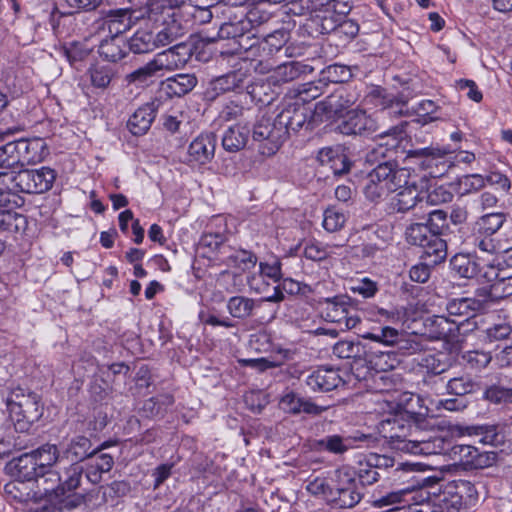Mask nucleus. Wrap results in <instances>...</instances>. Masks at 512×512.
Wrapping results in <instances>:
<instances>
[{"label":"nucleus","instance_id":"13","mask_svg":"<svg viewBox=\"0 0 512 512\" xmlns=\"http://www.w3.org/2000/svg\"><path fill=\"white\" fill-rule=\"evenodd\" d=\"M116 444V442L105 441L100 445L93 447L89 438L79 435L71 439L65 454L73 463L79 464L84 460H89L104 449Z\"/></svg>","mask_w":512,"mask_h":512},{"label":"nucleus","instance_id":"9","mask_svg":"<svg viewBox=\"0 0 512 512\" xmlns=\"http://www.w3.org/2000/svg\"><path fill=\"white\" fill-rule=\"evenodd\" d=\"M390 165L391 160H387L384 163L377 164L375 168L368 173L363 191L369 200L376 201L390 192V187H392L389 182L391 172Z\"/></svg>","mask_w":512,"mask_h":512},{"label":"nucleus","instance_id":"45","mask_svg":"<svg viewBox=\"0 0 512 512\" xmlns=\"http://www.w3.org/2000/svg\"><path fill=\"white\" fill-rule=\"evenodd\" d=\"M446 389L449 394L464 396L476 392L479 384L468 375L453 377L446 382Z\"/></svg>","mask_w":512,"mask_h":512},{"label":"nucleus","instance_id":"25","mask_svg":"<svg viewBox=\"0 0 512 512\" xmlns=\"http://www.w3.org/2000/svg\"><path fill=\"white\" fill-rule=\"evenodd\" d=\"M420 365L426 369V375L423 379V384L430 386L436 384L435 377L446 372L451 363L449 358L444 353L429 354L421 359Z\"/></svg>","mask_w":512,"mask_h":512},{"label":"nucleus","instance_id":"23","mask_svg":"<svg viewBox=\"0 0 512 512\" xmlns=\"http://www.w3.org/2000/svg\"><path fill=\"white\" fill-rule=\"evenodd\" d=\"M22 167L36 164L48 155V148L43 138L19 139Z\"/></svg>","mask_w":512,"mask_h":512},{"label":"nucleus","instance_id":"26","mask_svg":"<svg viewBox=\"0 0 512 512\" xmlns=\"http://www.w3.org/2000/svg\"><path fill=\"white\" fill-rule=\"evenodd\" d=\"M400 130L397 127L390 129L389 131L380 132L379 136L381 139L391 137L385 144L379 143L375 147L371 148L365 157L367 163L371 165H377L384 163V159L388 157V153L392 152L391 148H396L398 145V135Z\"/></svg>","mask_w":512,"mask_h":512},{"label":"nucleus","instance_id":"57","mask_svg":"<svg viewBox=\"0 0 512 512\" xmlns=\"http://www.w3.org/2000/svg\"><path fill=\"white\" fill-rule=\"evenodd\" d=\"M159 71V68L155 65L154 59H152L146 65L128 74L126 80L128 83L144 84Z\"/></svg>","mask_w":512,"mask_h":512},{"label":"nucleus","instance_id":"58","mask_svg":"<svg viewBox=\"0 0 512 512\" xmlns=\"http://www.w3.org/2000/svg\"><path fill=\"white\" fill-rule=\"evenodd\" d=\"M228 263L242 271L253 268L257 263V257L252 252L238 250L228 256Z\"/></svg>","mask_w":512,"mask_h":512},{"label":"nucleus","instance_id":"60","mask_svg":"<svg viewBox=\"0 0 512 512\" xmlns=\"http://www.w3.org/2000/svg\"><path fill=\"white\" fill-rule=\"evenodd\" d=\"M484 399L494 404H501L512 399V388L491 385L484 392Z\"/></svg>","mask_w":512,"mask_h":512},{"label":"nucleus","instance_id":"44","mask_svg":"<svg viewBox=\"0 0 512 512\" xmlns=\"http://www.w3.org/2000/svg\"><path fill=\"white\" fill-rule=\"evenodd\" d=\"M478 455V448L471 445H454L450 449L452 460L461 465L464 470H473Z\"/></svg>","mask_w":512,"mask_h":512},{"label":"nucleus","instance_id":"33","mask_svg":"<svg viewBox=\"0 0 512 512\" xmlns=\"http://www.w3.org/2000/svg\"><path fill=\"white\" fill-rule=\"evenodd\" d=\"M83 471V466L72 463L65 470L63 477L57 478L56 496H64L66 493L76 490L80 486Z\"/></svg>","mask_w":512,"mask_h":512},{"label":"nucleus","instance_id":"2","mask_svg":"<svg viewBox=\"0 0 512 512\" xmlns=\"http://www.w3.org/2000/svg\"><path fill=\"white\" fill-rule=\"evenodd\" d=\"M252 139L259 143L261 154L274 155L286 141V131L282 130L278 117L262 115L252 130Z\"/></svg>","mask_w":512,"mask_h":512},{"label":"nucleus","instance_id":"40","mask_svg":"<svg viewBox=\"0 0 512 512\" xmlns=\"http://www.w3.org/2000/svg\"><path fill=\"white\" fill-rule=\"evenodd\" d=\"M256 306L253 299L244 296H233L227 303L228 312L237 319L250 318Z\"/></svg>","mask_w":512,"mask_h":512},{"label":"nucleus","instance_id":"37","mask_svg":"<svg viewBox=\"0 0 512 512\" xmlns=\"http://www.w3.org/2000/svg\"><path fill=\"white\" fill-rule=\"evenodd\" d=\"M13 209L14 208L0 207V231L19 233L26 229V217L13 212Z\"/></svg>","mask_w":512,"mask_h":512},{"label":"nucleus","instance_id":"32","mask_svg":"<svg viewBox=\"0 0 512 512\" xmlns=\"http://www.w3.org/2000/svg\"><path fill=\"white\" fill-rule=\"evenodd\" d=\"M310 19V28L314 29L316 32L320 34H329L331 32H336L340 19L330 10V8L320 9L316 12H313Z\"/></svg>","mask_w":512,"mask_h":512},{"label":"nucleus","instance_id":"10","mask_svg":"<svg viewBox=\"0 0 512 512\" xmlns=\"http://www.w3.org/2000/svg\"><path fill=\"white\" fill-rule=\"evenodd\" d=\"M464 323H457L444 315H434L424 321L426 334L433 340L453 341L461 333Z\"/></svg>","mask_w":512,"mask_h":512},{"label":"nucleus","instance_id":"4","mask_svg":"<svg viewBox=\"0 0 512 512\" xmlns=\"http://www.w3.org/2000/svg\"><path fill=\"white\" fill-rule=\"evenodd\" d=\"M357 99L356 93L347 87L336 89L324 100L316 103L314 108L316 120L322 123L342 116L348 108L356 103Z\"/></svg>","mask_w":512,"mask_h":512},{"label":"nucleus","instance_id":"53","mask_svg":"<svg viewBox=\"0 0 512 512\" xmlns=\"http://www.w3.org/2000/svg\"><path fill=\"white\" fill-rule=\"evenodd\" d=\"M349 298L345 296H335L327 298L325 301L328 303L327 317L332 322H341L343 317L349 314Z\"/></svg>","mask_w":512,"mask_h":512},{"label":"nucleus","instance_id":"56","mask_svg":"<svg viewBox=\"0 0 512 512\" xmlns=\"http://www.w3.org/2000/svg\"><path fill=\"white\" fill-rule=\"evenodd\" d=\"M500 261L495 264L492 263H479L477 264V274L474 276V278L477 279L480 283H496L499 281V275H500Z\"/></svg>","mask_w":512,"mask_h":512},{"label":"nucleus","instance_id":"49","mask_svg":"<svg viewBox=\"0 0 512 512\" xmlns=\"http://www.w3.org/2000/svg\"><path fill=\"white\" fill-rule=\"evenodd\" d=\"M434 234L426 223H412L405 230L406 241L419 247H422Z\"/></svg>","mask_w":512,"mask_h":512},{"label":"nucleus","instance_id":"61","mask_svg":"<svg viewBox=\"0 0 512 512\" xmlns=\"http://www.w3.org/2000/svg\"><path fill=\"white\" fill-rule=\"evenodd\" d=\"M463 360L471 369L480 370L485 368L492 360L490 353L484 351H468L463 354Z\"/></svg>","mask_w":512,"mask_h":512},{"label":"nucleus","instance_id":"35","mask_svg":"<svg viewBox=\"0 0 512 512\" xmlns=\"http://www.w3.org/2000/svg\"><path fill=\"white\" fill-rule=\"evenodd\" d=\"M251 28V19H241L238 22H225L218 30L217 37H206L203 41L208 43L216 41L217 38L229 39V38H243L245 33Z\"/></svg>","mask_w":512,"mask_h":512},{"label":"nucleus","instance_id":"3","mask_svg":"<svg viewBox=\"0 0 512 512\" xmlns=\"http://www.w3.org/2000/svg\"><path fill=\"white\" fill-rule=\"evenodd\" d=\"M417 415L411 413L408 418L397 415L384 419L378 425L379 434L392 449L404 452L407 449V440H409L414 425V417Z\"/></svg>","mask_w":512,"mask_h":512},{"label":"nucleus","instance_id":"30","mask_svg":"<svg viewBox=\"0 0 512 512\" xmlns=\"http://www.w3.org/2000/svg\"><path fill=\"white\" fill-rule=\"evenodd\" d=\"M421 248L420 258L427 262L428 265L436 266L447 257V243L439 235H432Z\"/></svg>","mask_w":512,"mask_h":512},{"label":"nucleus","instance_id":"29","mask_svg":"<svg viewBox=\"0 0 512 512\" xmlns=\"http://www.w3.org/2000/svg\"><path fill=\"white\" fill-rule=\"evenodd\" d=\"M132 7L110 10L104 18V25L110 34L119 37L120 34L126 32L131 26Z\"/></svg>","mask_w":512,"mask_h":512},{"label":"nucleus","instance_id":"28","mask_svg":"<svg viewBox=\"0 0 512 512\" xmlns=\"http://www.w3.org/2000/svg\"><path fill=\"white\" fill-rule=\"evenodd\" d=\"M247 74L241 70L230 71L211 82L212 90L219 93H226L230 91H241L246 89Z\"/></svg>","mask_w":512,"mask_h":512},{"label":"nucleus","instance_id":"21","mask_svg":"<svg viewBox=\"0 0 512 512\" xmlns=\"http://www.w3.org/2000/svg\"><path fill=\"white\" fill-rule=\"evenodd\" d=\"M314 67L300 61H288L276 66L272 70L271 79L276 83H287L303 75L311 74Z\"/></svg>","mask_w":512,"mask_h":512},{"label":"nucleus","instance_id":"31","mask_svg":"<svg viewBox=\"0 0 512 512\" xmlns=\"http://www.w3.org/2000/svg\"><path fill=\"white\" fill-rule=\"evenodd\" d=\"M197 84V78L194 74H177L167 78L163 83V89L169 96L181 97L190 91Z\"/></svg>","mask_w":512,"mask_h":512},{"label":"nucleus","instance_id":"41","mask_svg":"<svg viewBox=\"0 0 512 512\" xmlns=\"http://www.w3.org/2000/svg\"><path fill=\"white\" fill-rule=\"evenodd\" d=\"M36 463L38 464L39 472L52 470L51 467L57 462L59 458V450L56 445L46 443L35 450L31 451Z\"/></svg>","mask_w":512,"mask_h":512},{"label":"nucleus","instance_id":"47","mask_svg":"<svg viewBox=\"0 0 512 512\" xmlns=\"http://www.w3.org/2000/svg\"><path fill=\"white\" fill-rule=\"evenodd\" d=\"M401 332L390 326H382L362 335L364 339L376 341L386 346H396L401 339Z\"/></svg>","mask_w":512,"mask_h":512},{"label":"nucleus","instance_id":"27","mask_svg":"<svg viewBox=\"0 0 512 512\" xmlns=\"http://www.w3.org/2000/svg\"><path fill=\"white\" fill-rule=\"evenodd\" d=\"M16 174L0 172V207L16 208L21 205L22 199L18 196Z\"/></svg>","mask_w":512,"mask_h":512},{"label":"nucleus","instance_id":"14","mask_svg":"<svg viewBox=\"0 0 512 512\" xmlns=\"http://www.w3.org/2000/svg\"><path fill=\"white\" fill-rule=\"evenodd\" d=\"M191 56V47L188 44L179 43L161 53H158L154 57V61L160 71H172L184 66Z\"/></svg>","mask_w":512,"mask_h":512},{"label":"nucleus","instance_id":"17","mask_svg":"<svg viewBox=\"0 0 512 512\" xmlns=\"http://www.w3.org/2000/svg\"><path fill=\"white\" fill-rule=\"evenodd\" d=\"M342 383L337 370L330 367H319L306 379L307 386L314 392H328Z\"/></svg>","mask_w":512,"mask_h":512},{"label":"nucleus","instance_id":"46","mask_svg":"<svg viewBox=\"0 0 512 512\" xmlns=\"http://www.w3.org/2000/svg\"><path fill=\"white\" fill-rule=\"evenodd\" d=\"M122 43L123 41L119 37L111 36L101 41L98 52L105 60L117 62L125 56V52L121 46Z\"/></svg>","mask_w":512,"mask_h":512},{"label":"nucleus","instance_id":"19","mask_svg":"<svg viewBox=\"0 0 512 512\" xmlns=\"http://www.w3.org/2000/svg\"><path fill=\"white\" fill-rule=\"evenodd\" d=\"M9 473L16 479L33 482L39 473L36 458L31 452H25L13 458L8 464Z\"/></svg>","mask_w":512,"mask_h":512},{"label":"nucleus","instance_id":"5","mask_svg":"<svg viewBox=\"0 0 512 512\" xmlns=\"http://www.w3.org/2000/svg\"><path fill=\"white\" fill-rule=\"evenodd\" d=\"M277 117L282 130L286 131V139L291 133H298L302 129L311 131L320 124V121L316 120L314 110L308 111L297 104H289L281 110Z\"/></svg>","mask_w":512,"mask_h":512},{"label":"nucleus","instance_id":"24","mask_svg":"<svg viewBox=\"0 0 512 512\" xmlns=\"http://www.w3.org/2000/svg\"><path fill=\"white\" fill-rule=\"evenodd\" d=\"M3 493L7 500L18 503H38L32 482L16 479L4 486Z\"/></svg>","mask_w":512,"mask_h":512},{"label":"nucleus","instance_id":"54","mask_svg":"<svg viewBox=\"0 0 512 512\" xmlns=\"http://www.w3.org/2000/svg\"><path fill=\"white\" fill-rule=\"evenodd\" d=\"M352 74L350 69L345 65L333 64L329 65L321 71V78L319 83H343L351 78Z\"/></svg>","mask_w":512,"mask_h":512},{"label":"nucleus","instance_id":"11","mask_svg":"<svg viewBox=\"0 0 512 512\" xmlns=\"http://www.w3.org/2000/svg\"><path fill=\"white\" fill-rule=\"evenodd\" d=\"M337 130L343 135H368L377 132L378 125L365 111L355 110L347 114Z\"/></svg>","mask_w":512,"mask_h":512},{"label":"nucleus","instance_id":"43","mask_svg":"<svg viewBox=\"0 0 512 512\" xmlns=\"http://www.w3.org/2000/svg\"><path fill=\"white\" fill-rule=\"evenodd\" d=\"M506 221V214L502 212L488 213L481 216L474 224V230L485 235H494Z\"/></svg>","mask_w":512,"mask_h":512},{"label":"nucleus","instance_id":"16","mask_svg":"<svg viewBox=\"0 0 512 512\" xmlns=\"http://www.w3.org/2000/svg\"><path fill=\"white\" fill-rule=\"evenodd\" d=\"M216 136L213 133H205L196 137L188 147L190 162L204 165L210 162L215 153Z\"/></svg>","mask_w":512,"mask_h":512},{"label":"nucleus","instance_id":"7","mask_svg":"<svg viewBox=\"0 0 512 512\" xmlns=\"http://www.w3.org/2000/svg\"><path fill=\"white\" fill-rule=\"evenodd\" d=\"M55 177V171L49 167L23 169L16 173V185L21 192L39 194L52 187Z\"/></svg>","mask_w":512,"mask_h":512},{"label":"nucleus","instance_id":"8","mask_svg":"<svg viewBox=\"0 0 512 512\" xmlns=\"http://www.w3.org/2000/svg\"><path fill=\"white\" fill-rule=\"evenodd\" d=\"M484 309V303L474 298H455L446 305V310L451 316L465 317L462 333L473 331L477 327L476 314Z\"/></svg>","mask_w":512,"mask_h":512},{"label":"nucleus","instance_id":"64","mask_svg":"<svg viewBox=\"0 0 512 512\" xmlns=\"http://www.w3.org/2000/svg\"><path fill=\"white\" fill-rule=\"evenodd\" d=\"M5 168L22 167V159L20 156L19 140L12 141L3 145Z\"/></svg>","mask_w":512,"mask_h":512},{"label":"nucleus","instance_id":"1","mask_svg":"<svg viewBox=\"0 0 512 512\" xmlns=\"http://www.w3.org/2000/svg\"><path fill=\"white\" fill-rule=\"evenodd\" d=\"M6 405L11 418L15 421V428L21 431L27 430L43 415L44 405L41 396L29 388H12L6 397Z\"/></svg>","mask_w":512,"mask_h":512},{"label":"nucleus","instance_id":"50","mask_svg":"<svg viewBox=\"0 0 512 512\" xmlns=\"http://www.w3.org/2000/svg\"><path fill=\"white\" fill-rule=\"evenodd\" d=\"M246 91L253 101L262 105L270 104L274 99V92L269 82L260 80L247 84Z\"/></svg>","mask_w":512,"mask_h":512},{"label":"nucleus","instance_id":"6","mask_svg":"<svg viewBox=\"0 0 512 512\" xmlns=\"http://www.w3.org/2000/svg\"><path fill=\"white\" fill-rule=\"evenodd\" d=\"M362 499V491L356 479L344 474L335 487L329 489L327 501L335 508L348 509L357 505Z\"/></svg>","mask_w":512,"mask_h":512},{"label":"nucleus","instance_id":"52","mask_svg":"<svg viewBox=\"0 0 512 512\" xmlns=\"http://www.w3.org/2000/svg\"><path fill=\"white\" fill-rule=\"evenodd\" d=\"M182 34V27L175 19L165 22L164 27L154 35L156 48L172 43Z\"/></svg>","mask_w":512,"mask_h":512},{"label":"nucleus","instance_id":"12","mask_svg":"<svg viewBox=\"0 0 512 512\" xmlns=\"http://www.w3.org/2000/svg\"><path fill=\"white\" fill-rule=\"evenodd\" d=\"M429 498V494L422 489H401L398 491H392L387 495L381 497L376 501L379 507L389 505H402L395 506L389 509L387 512H397L406 506L419 505Z\"/></svg>","mask_w":512,"mask_h":512},{"label":"nucleus","instance_id":"20","mask_svg":"<svg viewBox=\"0 0 512 512\" xmlns=\"http://www.w3.org/2000/svg\"><path fill=\"white\" fill-rule=\"evenodd\" d=\"M425 197L426 192L423 188L416 182H411L410 186L404 187L395 195L392 206L396 212L404 213L422 204Z\"/></svg>","mask_w":512,"mask_h":512},{"label":"nucleus","instance_id":"42","mask_svg":"<svg viewBox=\"0 0 512 512\" xmlns=\"http://www.w3.org/2000/svg\"><path fill=\"white\" fill-rule=\"evenodd\" d=\"M128 47L135 54L152 52L156 49L154 34L148 30H138L128 40Z\"/></svg>","mask_w":512,"mask_h":512},{"label":"nucleus","instance_id":"59","mask_svg":"<svg viewBox=\"0 0 512 512\" xmlns=\"http://www.w3.org/2000/svg\"><path fill=\"white\" fill-rule=\"evenodd\" d=\"M346 220L344 213L328 208L324 211L323 227L328 232H337L343 228Z\"/></svg>","mask_w":512,"mask_h":512},{"label":"nucleus","instance_id":"39","mask_svg":"<svg viewBox=\"0 0 512 512\" xmlns=\"http://www.w3.org/2000/svg\"><path fill=\"white\" fill-rule=\"evenodd\" d=\"M289 38L290 34L287 30L279 29L268 34L258 47L251 44L249 46V50L253 51L261 48L264 52H267L268 55H272L273 53L280 51L289 41Z\"/></svg>","mask_w":512,"mask_h":512},{"label":"nucleus","instance_id":"15","mask_svg":"<svg viewBox=\"0 0 512 512\" xmlns=\"http://www.w3.org/2000/svg\"><path fill=\"white\" fill-rule=\"evenodd\" d=\"M161 102L157 99L139 107L129 118L127 127L133 135H143L151 127Z\"/></svg>","mask_w":512,"mask_h":512},{"label":"nucleus","instance_id":"34","mask_svg":"<svg viewBox=\"0 0 512 512\" xmlns=\"http://www.w3.org/2000/svg\"><path fill=\"white\" fill-rule=\"evenodd\" d=\"M249 129L246 126H231L223 137L222 146L228 152H237L243 149L248 141Z\"/></svg>","mask_w":512,"mask_h":512},{"label":"nucleus","instance_id":"38","mask_svg":"<svg viewBox=\"0 0 512 512\" xmlns=\"http://www.w3.org/2000/svg\"><path fill=\"white\" fill-rule=\"evenodd\" d=\"M476 258L469 254L458 253L450 260L451 269L462 278L471 279L477 274Z\"/></svg>","mask_w":512,"mask_h":512},{"label":"nucleus","instance_id":"22","mask_svg":"<svg viewBox=\"0 0 512 512\" xmlns=\"http://www.w3.org/2000/svg\"><path fill=\"white\" fill-rule=\"evenodd\" d=\"M58 477H60V475L53 470L38 473L37 477L32 482L38 503L41 501L51 502L52 499L60 497L56 496Z\"/></svg>","mask_w":512,"mask_h":512},{"label":"nucleus","instance_id":"55","mask_svg":"<svg viewBox=\"0 0 512 512\" xmlns=\"http://www.w3.org/2000/svg\"><path fill=\"white\" fill-rule=\"evenodd\" d=\"M363 347L360 342L341 340L333 346V354L340 359L361 358Z\"/></svg>","mask_w":512,"mask_h":512},{"label":"nucleus","instance_id":"48","mask_svg":"<svg viewBox=\"0 0 512 512\" xmlns=\"http://www.w3.org/2000/svg\"><path fill=\"white\" fill-rule=\"evenodd\" d=\"M451 442L438 434L428 436L425 444L418 449L417 455L450 454Z\"/></svg>","mask_w":512,"mask_h":512},{"label":"nucleus","instance_id":"63","mask_svg":"<svg viewBox=\"0 0 512 512\" xmlns=\"http://www.w3.org/2000/svg\"><path fill=\"white\" fill-rule=\"evenodd\" d=\"M471 244L479 250L490 254H497L499 250V245L492 238V235H485L478 231H475L473 234Z\"/></svg>","mask_w":512,"mask_h":512},{"label":"nucleus","instance_id":"18","mask_svg":"<svg viewBox=\"0 0 512 512\" xmlns=\"http://www.w3.org/2000/svg\"><path fill=\"white\" fill-rule=\"evenodd\" d=\"M279 407L285 413L298 415L300 413H306L309 415H320L326 410L325 407L316 405L314 402L300 397L295 392H288L284 394L280 401Z\"/></svg>","mask_w":512,"mask_h":512},{"label":"nucleus","instance_id":"51","mask_svg":"<svg viewBox=\"0 0 512 512\" xmlns=\"http://www.w3.org/2000/svg\"><path fill=\"white\" fill-rule=\"evenodd\" d=\"M390 167L389 182L392 186L390 191L401 190L406 186H410L411 182H416L415 176L411 175L410 169L398 167L395 161H391Z\"/></svg>","mask_w":512,"mask_h":512},{"label":"nucleus","instance_id":"36","mask_svg":"<svg viewBox=\"0 0 512 512\" xmlns=\"http://www.w3.org/2000/svg\"><path fill=\"white\" fill-rule=\"evenodd\" d=\"M425 423L426 419L421 414L414 417V425L404 452L417 455L418 449L426 443L428 436H433L425 431Z\"/></svg>","mask_w":512,"mask_h":512},{"label":"nucleus","instance_id":"62","mask_svg":"<svg viewBox=\"0 0 512 512\" xmlns=\"http://www.w3.org/2000/svg\"><path fill=\"white\" fill-rule=\"evenodd\" d=\"M319 450H325L331 453H344L348 447L344 444L343 438L339 435H330L317 441Z\"/></svg>","mask_w":512,"mask_h":512}]
</instances>
